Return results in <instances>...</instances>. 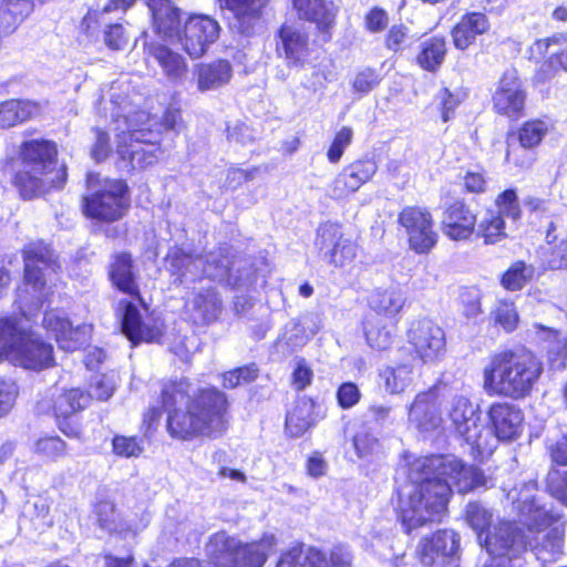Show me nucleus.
I'll list each match as a JSON object with an SVG mask.
<instances>
[{"mask_svg": "<svg viewBox=\"0 0 567 567\" xmlns=\"http://www.w3.org/2000/svg\"><path fill=\"white\" fill-rule=\"evenodd\" d=\"M481 486H486L483 473L455 455L416 457L409 464L408 482L399 491L402 525L409 533L440 522L453 489L466 493Z\"/></svg>", "mask_w": 567, "mask_h": 567, "instance_id": "nucleus-1", "label": "nucleus"}, {"mask_svg": "<svg viewBox=\"0 0 567 567\" xmlns=\"http://www.w3.org/2000/svg\"><path fill=\"white\" fill-rule=\"evenodd\" d=\"M542 371L543 364L533 352L526 349L502 351L485 367L484 384L497 394L520 399L529 394Z\"/></svg>", "mask_w": 567, "mask_h": 567, "instance_id": "nucleus-2", "label": "nucleus"}, {"mask_svg": "<svg viewBox=\"0 0 567 567\" xmlns=\"http://www.w3.org/2000/svg\"><path fill=\"white\" fill-rule=\"evenodd\" d=\"M54 144H22L17 159L14 185L21 196L31 199L44 192L45 186L60 188L66 181L65 165L55 161Z\"/></svg>", "mask_w": 567, "mask_h": 567, "instance_id": "nucleus-3", "label": "nucleus"}, {"mask_svg": "<svg viewBox=\"0 0 567 567\" xmlns=\"http://www.w3.org/2000/svg\"><path fill=\"white\" fill-rule=\"evenodd\" d=\"M24 279L18 289L21 315L31 319L51 293V275L56 270L53 251L43 241L29 244L23 250Z\"/></svg>", "mask_w": 567, "mask_h": 567, "instance_id": "nucleus-4", "label": "nucleus"}, {"mask_svg": "<svg viewBox=\"0 0 567 567\" xmlns=\"http://www.w3.org/2000/svg\"><path fill=\"white\" fill-rule=\"evenodd\" d=\"M465 520L477 534L481 546L488 555H501L506 550L522 553L527 545L532 546L529 535L508 522L494 524L493 514L481 503L467 504L465 508Z\"/></svg>", "mask_w": 567, "mask_h": 567, "instance_id": "nucleus-5", "label": "nucleus"}, {"mask_svg": "<svg viewBox=\"0 0 567 567\" xmlns=\"http://www.w3.org/2000/svg\"><path fill=\"white\" fill-rule=\"evenodd\" d=\"M276 546L274 535H264L259 542L243 544L236 537L219 532L206 545L207 567H262Z\"/></svg>", "mask_w": 567, "mask_h": 567, "instance_id": "nucleus-6", "label": "nucleus"}, {"mask_svg": "<svg viewBox=\"0 0 567 567\" xmlns=\"http://www.w3.org/2000/svg\"><path fill=\"white\" fill-rule=\"evenodd\" d=\"M189 386L187 379H181L165 382L161 389L163 409L168 414L167 431L175 439L188 440L196 435H210L206 432L204 422L193 413L189 404L186 412L178 409L188 399Z\"/></svg>", "mask_w": 567, "mask_h": 567, "instance_id": "nucleus-7", "label": "nucleus"}, {"mask_svg": "<svg viewBox=\"0 0 567 567\" xmlns=\"http://www.w3.org/2000/svg\"><path fill=\"white\" fill-rule=\"evenodd\" d=\"M522 515L526 518L525 525L529 534H535L533 539L536 545L533 546L536 558L544 565L554 561L563 555L564 548V527L556 525L545 535L540 536L542 528L549 526L556 517L544 507L536 506L534 501L523 506Z\"/></svg>", "mask_w": 567, "mask_h": 567, "instance_id": "nucleus-8", "label": "nucleus"}, {"mask_svg": "<svg viewBox=\"0 0 567 567\" xmlns=\"http://www.w3.org/2000/svg\"><path fill=\"white\" fill-rule=\"evenodd\" d=\"M455 432L480 453L492 451L491 434L481 424L478 409L464 395H453L446 405Z\"/></svg>", "mask_w": 567, "mask_h": 567, "instance_id": "nucleus-9", "label": "nucleus"}, {"mask_svg": "<svg viewBox=\"0 0 567 567\" xmlns=\"http://www.w3.org/2000/svg\"><path fill=\"white\" fill-rule=\"evenodd\" d=\"M127 187L118 179H105L102 187L84 198V212L87 217L101 221H114L124 216L130 200Z\"/></svg>", "mask_w": 567, "mask_h": 567, "instance_id": "nucleus-10", "label": "nucleus"}, {"mask_svg": "<svg viewBox=\"0 0 567 567\" xmlns=\"http://www.w3.org/2000/svg\"><path fill=\"white\" fill-rule=\"evenodd\" d=\"M316 246L322 259L329 265L343 268L358 257L359 246L347 236L338 224H322L317 230Z\"/></svg>", "mask_w": 567, "mask_h": 567, "instance_id": "nucleus-11", "label": "nucleus"}, {"mask_svg": "<svg viewBox=\"0 0 567 567\" xmlns=\"http://www.w3.org/2000/svg\"><path fill=\"white\" fill-rule=\"evenodd\" d=\"M219 33L220 25L216 19L206 14H192L174 44L179 45L192 59H198L217 41Z\"/></svg>", "mask_w": 567, "mask_h": 567, "instance_id": "nucleus-12", "label": "nucleus"}, {"mask_svg": "<svg viewBox=\"0 0 567 567\" xmlns=\"http://www.w3.org/2000/svg\"><path fill=\"white\" fill-rule=\"evenodd\" d=\"M408 342L423 363H434L445 353L443 329L429 319L413 321L408 330Z\"/></svg>", "mask_w": 567, "mask_h": 567, "instance_id": "nucleus-13", "label": "nucleus"}, {"mask_svg": "<svg viewBox=\"0 0 567 567\" xmlns=\"http://www.w3.org/2000/svg\"><path fill=\"white\" fill-rule=\"evenodd\" d=\"M188 404L210 435L220 434L227 429V399L223 392L212 388L203 389Z\"/></svg>", "mask_w": 567, "mask_h": 567, "instance_id": "nucleus-14", "label": "nucleus"}, {"mask_svg": "<svg viewBox=\"0 0 567 567\" xmlns=\"http://www.w3.org/2000/svg\"><path fill=\"white\" fill-rule=\"evenodd\" d=\"M399 224L405 229L411 249L417 254L427 252L437 240L430 212L408 206L399 215Z\"/></svg>", "mask_w": 567, "mask_h": 567, "instance_id": "nucleus-15", "label": "nucleus"}, {"mask_svg": "<svg viewBox=\"0 0 567 567\" xmlns=\"http://www.w3.org/2000/svg\"><path fill=\"white\" fill-rule=\"evenodd\" d=\"M352 554L344 545H337L330 551V560L316 548L293 547L279 559L277 567H349Z\"/></svg>", "mask_w": 567, "mask_h": 567, "instance_id": "nucleus-16", "label": "nucleus"}, {"mask_svg": "<svg viewBox=\"0 0 567 567\" xmlns=\"http://www.w3.org/2000/svg\"><path fill=\"white\" fill-rule=\"evenodd\" d=\"M496 204L498 210H487L477 227L478 236L483 237L487 245L495 244L506 236L504 216L517 220L520 215L517 196L513 189L502 193Z\"/></svg>", "mask_w": 567, "mask_h": 567, "instance_id": "nucleus-17", "label": "nucleus"}, {"mask_svg": "<svg viewBox=\"0 0 567 567\" xmlns=\"http://www.w3.org/2000/svg\"><path fill=\"white\" fill-rule=\"evenodd\" d=\"M460 539L453 530H441L421 543L420 556L424 567H457Z\"/></svg>", "mask_w": 567, "mask_h": 567, "instance_id": "nucleus-18", "label": "nucleus"}, {"mask_svg": "<svg viewBox=\"0 0 567 567\" xmlns=\"http://www.w3.org/2000/svg\"><path fill=\"white\" fill-rule=\"evenodd\" d=\"M16 364L32 371H41L54 365L53 347L39 336L28 332L11 359Z\"/></svg>", "mask_w": 567, "mask_h": 567, "instance_id": "nucleus-19", "label": "nucleus"}, {"mask_svg": "<svg viewBox=\"0 0 567 567\" xmlns=\"http://www.w3.org/2000/svg\"><path fill=\"white\" fill-rule=\"evenodd\" d=\"M525 104V93L522 90L516 71L504 72L493 95V106L498 114L509 118L520 116Z\"/></svg>", "mask_w": 567, "mask_h": 567, "instance_id": "nucleus-20", "label": "nucleus"}, {"mask_svg": "<svg viewBox=\"0 0 567 567\" xmlns=\"http://www.w3.org/2000/svg\"><path fill=\"white\" fill-rule=\"evenodd\" d=\"M43 327L55 338L59 347L64 351L78 350L86 342L90 332L87 326L73 328L64 313L59 310L45 312Z\"/></svg>", "mask_w": 567, "mask_h": 567, "instance_id": "nucleus-21", "label": "nucleus"}, {"mask_svg": "<svg viewBox=\"0 0 567 567\" xmlns=\"http://www.w3.org/2000/svg\"><path fill=\"white\" fill-rule=\"evenodd\" d=\"M377 172L372 161L355 162L340 172L328 186V195L333 199H343L355 193Z\"/></svg>", "mask_w": 567, "mask_h": 567, "instance_id": "nucleus-22", "label": "nucleus"}, {"mask_svg": "<svg viewBox=\"0 0 567 567\" xmlns=\"http://www.w3.org/2000/svg\"><path fill=\"white\" fill-rule=\"evenodd\" d=\"M147 6L155 33L174 44L182 30L181 9L173 0H148Z\"/></svg>", "mask_w": 567, "mask_h": 567, "instance_id": "nucleus-23", "label": "nucleus"}, {"mask_svg": "<svg viewBox=\"0 0 567 567\" xmlns=\"http://www.w3.org/2000/svg\"><path fill=\"white\" fill-rule=\"evenodd\" d=\"M292 9L299 19L312 22L317 30L330 39V30L333 28L339 8L332 1L326 0H291Z\"/></svg>", "mask_w": 567, "mask_h": 567, "instance_id": "nucleus-24", "label": "nucleus"}, {"mask_svg": "<svg viewBox=\"0 0 567 567\" xmlns=\"http://www.w3.org/2000/svg\"><path fill=\"white\" fill-rule=\"evenodd\" d=\"M278 37L277 51L285 58L288 66H303L310 55L308 34L298 27L285 24Z\"/></svg>", "mask_w": 567, "mask_h": 567, "instance_id": "nucleus-25", "label": "nucleus"}, {"mask_svg": "<svg viewBox=\"0 0 567 567\" xmlns=\"http://www.w3.org/2000/svg\"><path fill=\"white\" fill-rule=\"evenodd\" d=\"M477 217L462 202H455L443 213L441 220L442 233L451 240H466L475 231Z\"/></svg>", "mask_w": 567, "mask_h": 567, "instance_id": "nucleus-26", "label": "nucleus"}, {"mask_svg": "<svg viewBox=\"0 0 567 567\" xmlns=\"http://www.w3.org/2000/svg\"><path fill=\"white\" fill-rule=\"evenodd\" d=\"M441 400L435 390L416 395L409 409V420L420 431L430 432L441 427L443 417L440 413Z\"/></svg>", "mask_w": 567, "mask_h": 567, "instance_id": "nucleus-27", "label": "nucleus"}, {"mask_svg": "<svg viewBox=\"0 0 567 567\" xmlns=\"http://www.w3.org/2000/svg\"><path fill=\"white\" fill-rule=\"evenodd\" d=\"M488 417L497 440L513 441L519 436L523 413L516 405L505 402L494 403L488 410Z\"/></svg>", "mask_w": 567, "mask_h": 567, "instance_id": "nucleus-28", "label": "nucleus"}, {"mask_svg": "<svg viewBox=\"0 0 567 567\" xmlns=\"http://www.w3.org/2000/svg\"><path fill=\"white\" fill-rule=\"evenodd\" d=\"M193 75L198 92L217 91L230 82L233 66L229 61L218 59L196 64Z\"/></svg>", "mask_w": 567, "mask_h": 567, "instance_id": "nucleus-29", "label": "nucleus"}, {"mask_svg": "<svg viewBox=\"0 0 567 567\" xmlns=\"http://www.w3.org/2000/svg\"><path fill=\"white\" fill-rule=\"evenodd\" d=\"M185 310L195 324H208L218 319L221 301L212 288L195 291L187 299Z\"/></svg>", "mask_w": 567, "mask_h": 567, "instance_id": "nucleus-30", "label": "nucleus"}, {"mask_svg": "<svg viewBox=\"0 0 567 567\" xmlns=\"http://www.w3.org/2000/svg\"><path fill=\"white\" fill-rule=\"evenodd\" d=\"M122 331L133 344L153 342L162 336L161 328L145 322L142 311L133 302L125 303Z\"/></svg>", "mask_w": 567, "mask_h": 567, "instance_id": "nucleus-31", "label": "nucleus"}, {"mask_svg": "<svg viewBox=\"0 0 567 567\" xmlns=\"http://www.w3.org/2000/svg\"><path fill=\"white\" fill-rule=\"evenodd\" d=\"M268 3L269 0H219L220 8L234 14V25L243 34L251 33Z\"/></svg>", "mask_w": 567, "mask_h": 567, "instance_id": "nucleus-32", "label": "nucleus"}, {"mask_svg": "<svg viewBox=\"0 0 567 567\" xmlns=\"http://www.w3.org/2000/svg\"><path fill=\"white\" fill-rule=\"evenodd\" d=\"M146 50L172 83H182L185 80L187 63L179 53L159 43H150L146 45Z\"/></svg>", "mask_w": 567, "mask_h": 567, "instance_id": "nucleus-33", "label": "nucleus"}, {"mask_svg": "<svg viewBox=\"0 0 567 567\" xmlns=\"http://www.w3.org/2000/svg\"><path fill=\"white\" fill-rule=\"evenodd\" d=\"M489 29V22L485 14L472 12L463 16L452 30L454 47L466 50L472 45L477 35L484 34Z\"/></svg>", "mask_w": 567, "mask_h": 567, "instance_id": "nucleus-34", "label": "nucleus"}, {"mask_svg": "<svg viewBox=\"0 0 567 567\" xmlns=\"http://www.w3.org/2000/svg\"><path fill=\"white\" fill-rule=\"evenodd\" d=\"M167 261L173 275L177 276L181 284L194 282L204 278V257L192 256L182 249H173L167 256Z\"/></svg>", "mask_w": 567, "mask_h": 567, "instance_id": "nucleus-35", "label": "nucleus"}, {"mask_svg": "<svg viewBox=\"0 0 567 567\" xmlns=\"http://www.w3.org/2000/svg\"><path fill=\"white\" fill-rule=\"evenodd\" d=\"M558 47L560 51L555 53L550 60L543 64L537 73L539 81H546L555 75L553 63L556 62L559 66L567 72V34L558 33L550 38L537 40L533 50L539 54H545L550 47Z\"/></svg>", "mask_w": 567, "mask_h": 567, "instance_id": "nucleus-36", "label": "nucleus"}, {"mask_svg": "<svg viewBox=\"0 0 567 567\" xmlns=\"http://www.w3.org/2000/svg\"><path fill=\"white\" fill-rule=\"evenodd\" d=\"M32 11L30 0H0V38L13 33Z\"/></svg>", "mask_w": 567, "mask_h": 567, "instance_id": "nucleus-37", "label": "nucleus"}, {"mask_svg": "<svg viewBox=\"0 0 567 567\" xmlns=\"http://www.w3.org/2000/svg\"><path fill=\"white\" fill-rule=\"evenodd\" d=\"M540 340L547 341V357L553 369L563 370L567 365V333L535 324Z\"/></svg>", "mask_w": 567, "mask_h": 567, "instance_id": "nucleus-38", "label": "nucleus"}, {"mask_svg": "<svg viewBox=\"0 0 567 567\" xmlns=\"http://www.w3.org/2000/svg\"><path fill=\"white\" fill-rule=\"evenodd\" d=\"M40 104L29 100H10L0 104V127L7 128L40 114Z\"/></svg>", "mask_w": 567, "mask_h": 567, "instance_id": "nucleus-39", "label": "nucleus"}, {"mask_svg": "<svg viewBox=\"0 0 567 567\" xmlns=\"http://www.w3.org/2000/svg\"><path fill=\"white\" fill-rule=\"evenodd\" d=\"M110 278L113 285L130 296H138L131 256L117 254L110 266Z\"/></svg>", "mask_w": 567, "mask_h": 567, "instance_id": "nucleus-40", "label": "nucleus"}, {"mask_svg": "<svg viewBox=\"0 0 567 567\" xmlns=\"http://www.w3.org/2000/svg\"><path fill=\"white\" fill-rule=\"evenodd\" d=\"M28 330L16 318H0V358L9 357L12 359L16 349L20 346L22 338Z\"/></svg>", "mask_w": 567, "mask_h": 567, "instance_id": "nucleus-41", "label": "nucleus"}, {"mask_svg": "<svg viewBox=\"0 0 567 567\" xmlns=\"http://www.w3.org/2000/svg\"><path fill=\"white\" fill-rule=\"evenodd\" d=\"M405 303V297L401 290L394 287L377 289L369 298L370 307L378 313L386 316L398 315Z\"/></svg>", "mask_w": 567, "mask_h": 567, "instance_id": "nucleus-42", "label": "nucleus"}, {"mask_svg": "<svg viewBox=\"0 0 567 567\" xmlns=\"http://www.w3.org/2000/svg\"><path fill=\"white\" fill-rule=\"evenodd\" d=\"M117 165L122 169H137L151 165L154 156L147 154L141 144H117Z\"/></svg>", "mask_w": 567, "mask_h": 567, "instance_id": "nucleus-43", "label": "nucleus"}, {"mask_svg": "<svg viewBox=\"0 0 567 567\" xmlns=\"http://www.w3.org/2000/svg\"><path fill=\"white\" fill-rule=\"evenodd\" d=\"M446 43L443 38H431L422 43L417 63L426 71H435L444 61Z\"/></svg>", "mask_w": 567, "mask_h": 567, "instance_id": "nucleus-44", "label": "nucleus"}, {"mask_svg": "<svg viewBox=\"0 0 567 567\" xmlns=\"http://www.w3.org/2000/svg\"><path fill=\"white\" fill-rule=\"evenodd\" d=\"M311 404L307 401H299L286 417V431L290 436H301L312 424Z\"/></svg>", "mask_w": 567, "mask_h": 567, "instance_id": "nucleus-45", "label": "nucleus"}, {"mask_svg": "<svg viewBox=\"0 0 567 567\" xmlns=\"http://www.w3.org/2000/svg\"><path fill=\"white\" fill-rule=\"evenodd\" d=\"M381 377L384 380L385 388L391 393L403 392L413 381V367L411 364H398L386 367Z\"/></svg>", "mask_w": 567, "mask_h": 567, "instance_id": "nucleus-46", "label": "nucleus"}, {"mask_svg": "<svg viewBox=\"0 0 567 567\" xmlns=\"http://www.w3.org/2000/svg\"><path fill=\"white\" fill-rule=\"evenodd\" d=\"M554 131V124L546 120H530L525 122L517 131L509 133L511 138L518 142H542L549 137Z\"/></svg>", "mask_w": 567, "mask_h": 567, "instance_id": "nucleus-47", "label": "nucleus"}, {"mask_svg": "<svg viewBox=\"0 0 567 567\" xmlns=\"http://www.w3.org/2000/svg\"><path fill=\"white\" fill-rule=\"evenodd\" d=\"M491 319L506 332H512L517 328L519 317L512 301L498 300L491 311Z\"/></svg>", "mask_w": 567, "mask_h": 567, "instance_id": "nucleus-48", "label": "nucleus"}, {"mask_svg": "<svg viewBox=\"0 0 567 567\" xmlns=\"http://www.w3.org/2000/svg\"><path fill=\"white\" fill-rule=\"evenodd\" d=\"M25 515L38 532H43L53 525V518L50 515V505L44 498L34 499L25 508Z\"/></svg>", "mask_w": 567, "mask_h": 567, "instance_id": "nucleus-49", "label": "nucleus"}, {"mask_svg": "<svg viewBox=\"0 0 567 567\" xmlns=\"http://www.w3.org/2000/svg\"><path fill=\"white\" fill-rule=\"evenodd\" d=\"M534 274L533 267L524 264H514L502 277V285L507 290L522 289Z\"/></svg>", "mask_w": 567, "mask_h": 567, "instance_id": "nucleus-50", "label": "nucleus"}, {"mask_svg": "<svg viewBox=\"0 0 567 567\" xmlns=\"http://www.w3.org/2000/svg\"><path fill=\"white\" fill-rule=\"evenodd\" d=\"M229 259L220 252H210L204 258V276L217 281L228 279Z\"/></svg>", "mask_w": 567, "mask_h": 567, "instance_id": "nucleus-51", "label": "nucleus"}, {"mask_svg": "<svg viewBox=\"0 0 567 567\" xmlns=\"http://www.w3.org/2000/svg\"><path fill=\"white\" fill-rule=\"evenodd\" d=\"M89 388L87 394H91V400L106 401L116 389V375L114 373L94 375L90 381Z\"/></svg>", "mask_w": 567, "mask_h": 567, "instance_id": "nucleus-52", "label": "nucleus"}, {"mask_svg": "<svg viewBox=\"0 0 567 567\" xmlns=\"http://www.w3.org/2000/svg\"><path fill=\"white\" fill-rule=\"evenodd\" d=\"M113 452L121 457H138L143 452V445L134 436L116 435L112 441Z\"/></svg>", "mask_w": 567, "mask_h": 567, "instance_id": "nucleus-53", "label": "nucleus"}, {"mask_svg": "<svg viewBox=\"0 0 567 567\" xmlns=\"http://www.w3.org/2000/svg\"><path fill=\"white\" fill-rule=\"evenodd\" d=\"M95 515L97 524L102 529L107 530L109 533L121 532L118 528L116 518L117 514L115 512V507L110 502H101L95 507Z\"/></svg>", "mask_w": 567, "mask_h": 567, "instance_id": "nucleus-54", "label": "nucleus"}, {"mask_svg": "<svg viewBox=\"0 0 567 567\" xmlns=\"http://www.w3.org/2000/svg\"><path fill=\"white\" fill-rule=\"evenodd\" d=\"M65 442L58 436L43 437L37 441L34 450L44 457L55 460L65 454Z\"/></svg>", "mask_w": 567, "mask_h": 567, "instance_id": "nucleus-55", "label": "nucleus"}, {"mask_svg": "<svg viewBox=\"0 0 567 567\" xmlns=\"http://www.w3.org/2000/svg\"><path fill=\"white\" fill-rule=\"evenodd\" d=\"M257 368L255 365H247L228 371L224 374L223 385L228 389H234L238 385L249 383L257 378Z\"/></svg>", "mask_w": 567, "mask_h": 567, "instance_id": "nucleus-56", "label": "nucleus"}, {"mask_svg": "<svg viewBox=\"0 0 567 567\" xmlns=\"http://www.w3.org/2000/svg\"><path fill=\"white\" fill-rule=\"evenodd\" d=\"M38 410L43 413H48L52 410L56 420L68 419L75 413L74 408L65 393L60 394L53 405L47 401L39 402Z\"/></svg>", "mask_w": 567, "mask_h": 567, "instance_id": "nucleus-57", "label": "nucleus"}, {"mask_svg": "<svg viewBox=\"0 0 567 567\" xmlns=\"http://www.w3.org/2000/svg\"><path fill=\"white\" fill-rule=\"evenodd\" d=\"M533 144H508L506 159L516 166H528L534 159Z\"/></svg>", "mask_w": 567, "mask_h": 567, "instance_id": "nucleus-58", "label": "nucleus"}, {"mask_svg": "<svg viewBox=\"0 0 567 567\" xmlns=\"http://www.w3.org/2000/svg\"><path fill=\"white\" fill-rule=\"evenodd\" d=\"M365 337L370 347L377 350L386 349L392 340V334L385 327L379 328L371 322L365 326Z\"/></svg>", "mask_w": 567, "mask_h": 567, "instance_id": "nucleus-59", "label": "nucleus"}, {"mask_svg": "<svg viewBox=\"0 0 567 567\" xmlns=\"http://www.w3.org/2000/svg\"><path fill=\"white\" fill-rule=\"evenodd\" d=\"M18 396V385L10 379H0V416L10 412Z\"/></svg>", "mask_w": 567, "mask_h": 567, "instance_id": "nucleus-60", "label": "nucleus"}, {"mask_svg": "<svg viewBox=\"0 0 567 567\" xmlns=\"http://www.w3.org/2000/svg\"><path fill=\"white\" fill-rule=\"evenodd\" d=\"M353 447L360 458H368L378 451L379 441L367 432H360L353 437Z\"/></svg>", "mask_w": 567, "mask_h": 567, "instance_id": "nucleus-61", "label": "nucleus"}, {"mask_svg": "<svg viewBox=\"0 0 567 567\" xmlns=\"http://www.w3.org/2000/svg\"><path fill=\"white\" fill-rule=\"evenodd\" d=\"M545 264L550 269L567 268V238L547 250Z\"/></svg>", "mask_w": 567, "mask_h": 567, "instance_id": "nucleus-62", "label": "nucleus"}, {"mask_svg": "<svg viewBox=\"0 0 567 567\" xmlns=\"http://www.w3.org/2000/svg\"><path fill=\"white\" fill-rule=\"evenodd\" d=\"M337 399L342 409H350L360 401L361 392L355 383L346 382L339 386Z\"/></svg>", "mask_w": 567, "mask_h": 567, "instance_id": "nucleus-63", "label": "nucleus"}, {"mask_svg": "<svg viewBox=\"0 0 567 567\" xmlns=\"http://www.w3.org/2000/svg\"><path fill=\"white\" fill-rule=\"evenodd\" d=\"M105 44L114 50L123 49L127 43V37L122 24L115 23L104 31Z\"/></svg>", "mask_w": 567, "mask_h": 567, "instance_id": "nucleus-64", "label": "nucleus"}]
</instances>
